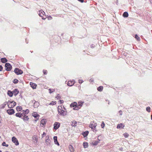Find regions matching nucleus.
Wrapping results in <instances>:
<instances>
[{
	"label": "nucleus",
	"instance_id": "1",
	"mask_svg": "<svg viewBox=\"0 0 152 152\" xmlns=\"http://www.w3.org/2000/svg\"><path fill=\"white\" fill-rule=\"evenodd\" d=\"M58 114L62 116H65L66 115V113L64 110L62 108L61 106H59L58 107Z\"/></svg>",
	"mask_w": 152,
	"mask_h": 152
},
{
	"label": "nucleus",
	"instance_id": "2",
	"mask_svg": "<svg viewBox=\"0 0 152 152\" xmlns=\"http://www.w3.org/2000/svg\"><path fill=\"white\" fill-rule=\"evenodd\" d=\"M7 105L9 108H13L16 104V103L14 101L11 102L9 101L7 103Z\"/></svg>",
	"mask_w": 152,
	"mask_h": 152
},
{
	"label": "nucleus",
	"instance_id": "3",
	"mask_svg": "<svg viewBox=\"0 0 152 152\" xmlns=\"http://www.w3.org/2000/svg\"><path fill=\"white\" fill-rule=\"evenodd\" d=\"M96 123H91L89 126L90 127V128H91L92 129H93V131H94V132H95L96 131Z\"/></svg>",
	"mask_w": 152,
	"mask_h": 152
},
{
	"label": "nucleus",
	"instance_id": "4",
	"mask_svg": "<svg viewBox=\"0 0 152 152\" xmlns=\"http://www.w3.org/2000/svg\"><path fill=\"white\" fill-rule=\"evenodd\" d=\"M6 70L7 71H10L12 69V67L11 64L9 63H6L5 64Z\"/></svg>",
	"mask_w": 152,
	"mask_h": 152
},
{
	"label": "nucleus",
	"instance_id": "5",
	"mask_svg": "<svg viewBox=\"0 0 152 152\" xmlns=\"http://www.w3.org/2000/svg\"><path fill=\"white\" fill-rule=\"evenodd\" d=\"M14 72L17 75H21L23 73V71L20 69H19L18 68H16L14 71Z\"/></svg>",
	"mask_w": 152,
	"mask_h": 152
},
{
	"label": "nucleus",
	"instance_id": "6",
	"mask_svg": "<svg viewBox=\"0 0 152 152\" xmlns=\"http://www.w3.org/2000/svg\"><path fill=\"white\" fill-rule=\"evenodd\" d=\"M60 124L59 122H55L54 124V129L55 130L57 129L60 126Z\"/></svg>",
	"mask_w": 152,
	"mask_h": 152
},
{
	"label": "nucleus",
	"instance_id": "7",
	"mask_svg": "<svg viewBox=\"0 0 152 152\" xmlns=\"http://www.w3.org/2000/svg\"><path fill=\"white\" fill-rule=\"evenodd\" d=\"M12 142H13L16 145H19V143L18 141V140H17V139L15 137H13L12 138Z\"/></svg>",
	"mask_w": 152,
	"mask_h": 152
},
{
	"label": "nucleus",
	"instance_id": "8",
	"mask_svg": "<svg viewBox=\"0 0 152 152\" xmlns=\"http://www.w3.org/2000/svg\"><path fill=\"white\" fill-rule=\"evenodd\" d=\"M45 143L47 145H50V139H49V137L48 136H47L46 137Z\"/></svg>",
	"mask_w": 152,
	"mask_h": 152
},
{
	"label": "nucleus",
	"instance_id": "9",
	"mask_svg": "<svg viewBox=\"0 0 152 152\" xmlns=\"http://www.w3.org/2000/svg\"><path fill=\"white\" fill-rule=\"evenodd\" d=\"M7 113L10 115H12L15 113V111L12 109H10L7 110Z\"/></svg>",
	"mask_w": 152,
	"mask_h": 152
},
{
	"label": "nucleus",
	"instance_id": "10",
	"mask_svg": "<svg viewBox=\"0 0 152 152\" xmlns=\"http://www.w3.org/2000/svg\"><path fill=\"white\" fill-rule=\"evenodd\" d=\"M124 124H123L122 123H121L120 124H118L117 125V128L118 129H122L124 128Z\"/></svg>",
	"mask_w": 152,
	"mask_h": 152
},
{
	"label": "nucleus",
	"instance_id": "11",
	"mask_svg": "<svg viewBox=\"0 0 152 152\" xmlns=\"http://www.w3.org/2000/svg\"><path fill=\"white\" fill-rule=\"evenodd\" d=\"M23 113H18L15 114V116L18 117L20 118H23Z\"/></svg>",
	"mask_w": 152,
	"mask_h": 152
},
{
	"label": "nucleus",
	"instance_id": "12",
	"mask_svg": "<svg viewBox=\"0 0 152 152\" xmlns=\"http://www.w3.org/2000/svg\"><path fill=\"white\" fill-rule=\"evenodd\" d=\"M74 80H73L72 81H69L67 83L68 86H72L75 83L74 82Z\"/></svg>",
	"mask_w": 152,
	"mask_h": 152
},
{
	"label": "nucleus",
	"instance_id": "13",
	"mask_svg": "<svg viewBox=\"0 0 152 152\" xmlns=\"http://www.w3.org/2000/svg\"><path fill=\"white\" fill-rule=\"evenodd\" d=\"M57 137L56 136H54L53 137V139L54 140V142L58 146L59 145V143L57 141Z\"/></svg>",
	"mask_w": 152,
	"mask_h": 152
},
{
	"label": "nucleus",
	"instance_id": "14",
	"mask_svg": "<svg viewBox=\"0 0 152 152\" xmlns=\"http://www.w3.org/2000/svg\"><path fill=\"white\" fill-rule=\"evenodd\" d=\"M24 121H27L28 120L29 118H28V116L26 115H24L23 116V118Z\"/></svg>",
	"mask_w": 152,
	"mask_h": 152
},
{
	"label": "nucleus",
	"instance_id": "15",
	"mask_svg": "<svg viewBox=\"0 0 152 152\" xmlns=\"http://www.w3.org/2000/svg\"><path fill=\"white\" fill-rule=\"evenodd\" d=\"M13 94H14V95L15 96H16L19 93V91L17 89H15L13 91Z\"/></svg>",
	"mask_w": 152,
	"mask_h": 152
},
{
	"label": "nucleus",
	"instance_id": "16",
	"mask_svg": "<svg viewBox=\"0 0 152 152\" xmlns=\"http://www.w3.org/2000/svg\"><path fill=\"white\" fill-rule=\"evenodd\" d=\"M30 85L31 87L33 89L36 88L37 86V85L36 84L32 82L30 83Z\"/></svg>",
	"mask_w": 152,
	"mask_h": 152
},
{
	"label": "nucleus",
	"instance_id": "17",
	"mask_svg": "<svg viewBox=\"0 0 152 152\" xmlns=\"http://www.w3.org/2000/svg\"><path fill=\"white\" fill-rule=\"evenodd\" d=\"M78 104L76 102H75L71 104L70 106L71 107H75V106L77 105Z\"/></svg>",
	"mask_w": 152,
	"mask_h": 152
},
{
	"label": "nucleus",
	"instance_id": "18",
	"mask_svg": "<svg viewBox=\"0 0 152 152\" xmlns=\"http://www.w3.org/2000/svg\"><path fill=\"white\" fill-rule=\"evenodd\" d=\"M69 149L71 152H74V148L71 145H69Z\"/></svg>",
	"mask_w": 152,
	"mask_h": 152
},
{
	"label": "nucleus",
	"instance_id": "19",
	"mask_svg": "<svg viewBox=\"0 0 152 152\" xmlns=\"http://www.w3.org/2000/svg\"><path fill=\"white\" fill-rule=\"evenodd\" d=\"M39 13V15L40 17H42V15H44L45 14V12L42 10L40 11Z\"/></svg>",
	"mask_w": 152,
	"mask_h": 152
},
{
	"label": "nucleus",
	"instance_id": "20",
	"mask_svg": "<svg viewBox=\"0 0 152 152\" xmlns=\"http://www.w3.org/2000/svg\"><path fill=\"white\" fill-rule=\"evenodd\" d=\"M39 105V102H37L35 101V102L34 103V108H37Z\"/></svg>",
	"mask_w": 152,
	"mask_h": 152
},
{
	"label": "nucleus",
	"instance_id": "21",
	"mask_svg": "<svg viewBox=\"0 0 152 152\" xmlns=\"http://www.w3.org/2000/svg\"><path fill=\"white\" fill-rule=\"evenodd\" d=\"M89 132L88 131H86L85 132H84L82 133V135L84 136V137H86L88 134Z\"/></svg>",
	"mask_w": 152,
	"mask_h": 152
},
{
	"label": "nucleus",
	"instance_id": "22",
	"mask_svg": "<svg viewBox=\"0 0 152 152\" xmlns=\"http://www.w3.org/2000/svg\"><path fill=\"white\" fill-rule=\"evenodd\" d=\"M1 62L4 63L7 61V60L5 58H2L1 59Z\"/></svg>",
	"mask_w": 152,
	"mask_h": 152
},
{
	"label": "nucleus",
	"instance_id": "23",
	"mask_svg": "<svg viewBox=\"0 0 152 152\" xmlns=\"http://www.w3.org/2000/svg\"><path fill=\"white\" fill-rule=\"evenodd\" d=\"M8 95L10 97H12L13 96V92H12L10 91L9 90L7 92Z\"/></svg>",
	"mask_w": 152,
	"mask_h": 152
},
{
	"label": "nucleus",
	"instance_id": "24",
	"mask_svg": "<svg viewBox=\"0 0 152 152\" xmlns=\"http://www.w3.org/2000/svg\"><path fill=\"white\" fill-rule=\"evenodd\" d=\"M128 13L126 12H124L123 15V16L124 18L127 17L128 16Z\"/></svg>",
	"mask_w": 152,
	"mask_h": 152
},
{
	"label": "nucleus",
	"instance_id": "25",
	"mask_svg": "<svg viewBox=\"0 0 152 152\" xmlns=\"http://www.w3.org/2000/svg\"><path fill=\"white\" fill-rule=\"evenodd\" d=\"M32 116L35 118H37L39 116V115L37 114L36 113H32Z\"/></svg>",
	"mask_w": 152,
	"mask_h": 152
},
{
	"label": "nucleus",
	"instance_id": "26",
	"mask_svg": "<svg viewBox=\"0 0 152 152\" xmlns=\"http://www.w3.org/2000/svg\"><path fill=\"white\" fill-rule=\"evenodd\" d=\"M23 114L26 115V114H27L29 112V110L28 109H26L25 111L23 110Z\"/></svg>",
	"mask_w": 152,
	"mask_h": 152
},
{
	"label": "nucleus",
	"instance_id": "27",
	"mask_svg": "<svg viewBox=\"0 0 152 152\" xmlns=\"http://www.w3.org/2000/svg\"><path fill=\"white\" fill-rule=\"evenodd\" d=\"M83 145L84 148H87L88 147V144L87 142H84L83 144Z\"/></svg>",
	"mask_w": 152,
	"mask_h": 152
},
{
	"label": "nucleus",
	"instance_id": "28",
	"mask_svg": "<svg viewBox=\"0 0 152 152\" xmlns=\"http://www.w3.org/2000/svg\"><path fill=\"white\" fill-rule=\"evenodd\" d=\"M103 87L102 86H99L97 90L99 91H101L103 89Z\"/></svg>",
	"mask_w": 152,
	"mask_h": 152
},
{
	"label": "nucleus",
	"instance_id": "29",
	"mask_svg": "<svg viewBox=\"0 0 152 152\" xmlns=\"http://www.w3.org/2000/svg\"><path fill=\"white\" fill-rule=\"evenodd\" d=\"M77 122L76 121H73L72 122V124L71 125L72 126L75 127L77 126Z\"/></svg>",
	"mask_w": 152,
	"mask_h": 152
},
{
	"label": "nucleus",
	"instance_id": "30",
	"mask_svg": "<svg viewBox=\"0 0 152 152\" xmlns=\"http://www.w3.org/2000/svg\"><path fill=\"white\" fill-rule=\"evenodd\" d=\"M22 109V107L20 106H18L16 108V110L18 111H20Z\"/></svg>",
	"mask_w": 152,
	"mask_h": 152
},
{
	"label": "nucleus",
	"instance_id": "31",
	"mask_svg": "<svg viewBox=\"0 0 152 152\" xmlns=\"http://www.w3.org/2000/svg\"><path fill=\"white\" fill-rule=\"evenodd\" d=\"M80 107H79V106L78 105H77L76 106H75L73 109L74 110H78L80 109Z\"/></svg>",
	"mask_w": 152,
	"mask_h": 152
},
{
	"label": "nucleus",
	"instance_id": "32",
	"mask_svg": "<svg viewBox=\"0 0 152 152\" xmlns=\"http://www.w3.org/2000/svg\"><path fill=\"white\" fill-rule=\"evenodd\" d=\"M41 124H42L43 125H44L45 124L46 122L44 120L42 119L41 120Z\"/></svg>",
	"mask_w": 152,
	"mask_h": 152
},
{
	"label": "nucleus",
	"instance_id": "33",
	"mask_svg": "<svg viewBox=\"0 0 152 152\" xmlns=\"http://www.w3.org/2000/svg\"><path fill=\"white\" fill-rule=\"evenodd\" d=\"M2 145L4 146L7 147L8 146V145L6 144L5 142H3L2 143Z\"/></svg>",
	"mask_w": 152,
	"mask_h": 152
},
{
	"label": "nucleus",
	"instance_id": "34",
	"mask_svg": "<svg viewBox=\"0 0 152 152\" xmlns=\"http://www.w3.org/2000/svg\"><path fill=\"white\" fill-rule=\"evenodd\" d=\"M7 104V102H4L2 104V108H4L5 107V106Z\"/></svg>",
	"mask_w": 152,
	"mask_h": 152
},
{
	"label": "nucleus",
	"instance_id": "35",
	"mask_svg": "<svg viewBox=\"0 0 152 152\" xmlns=\"http://www.w3.org/2000/svg\"><path fill=\"white\" fill-rule=\"evenodd\" d=\"M18 82V80L16 79H14L13 81V83H17Z\"/></svg>",
	"mask_w": 152,
	"mask_h": 152
},
{
	"label": "nucleus",
	"instance_id": "36",
	"mask_svg": "<svg viewBox=\"0 0 152 152\" xmlns=\"http://www.w3.org/2000/svg\"><path fill=\"white\" fill-rule=\"evenodd\" d=\"M84 103L83 102H78V106H80V107H81L83 104V103Z\"/></svg>",
	"mask_w": 152,
	"mask_h": 152
},
{
	"label": "nucleus",
	"instance_id": "37",
	"mask_svg": "<svg viewBox=\"0 0 152 152\" xmlns=\"http://www.w3.org/2000/svg\"><path fill=\"white\" fill-rule=\"evenodd\" d=\"M101 126L102 128H103L105 126V124L103 121H102L101 125Z\"/></svg>",
	"mask_w": 152,
	"mask_h": 152
},
{
	"label": "nucleus",
	"instance_id": "38",
	"mask_svg": "<svg viewBox=\"0 0 152 152\" xmlns=\"http://www.w3.org/2000/svg\"><path fill=\"white\" fill-rule=\"evenodd\" d=\"M135 38L138 41L140 40V38L138 36L137 34L135 35Z\"/></svg>",
	"mask_w": 152,
	"mask_h": 152
},
{
	"label": "nucleus",
	"instance_id": "39",
	"mask_svg": "<svg viewBox=\"0 0 152 152\" xmlns=\"http://www.w3.org/2000/svg\"><path fill=\"white\" fill-rule=\"evenodd\" d=\"M56 104V102L52 101L51 102L50 104L49 105H54Z\"/></svg>",
	"mask_w": 152,
	"mask_h": 152
},
{
	"label": "nucleus",
	"instance_id": "40",
	"mask_svg": "<svg viewBox=\"0 0 152 152\" xmlns=\"http://www.w3.org/2000/svg\"><path fill=\"white\" fill-rule=\"evenodd\" d=\"M99 142L96 141L95 142H94V143H93V145H96L99 143Z\"/></svg>",
	"mask_w": 152,
	"mask_h": 152
},
{
	"label": "nucleus",
	"instance_id": "41",
	"mask_svg": "<svg viewBox=\"0 0 152 152\" xmlns=\"http://www.w3.org/2000/svg\"><path fill=\"white\" fill-rule=\"evenodd\" d=\"M146 110L148 112H150V108L149 107H147L146 108Z\"/></svg>",
	"mask_w": 152,
	"mask_h": 152
},
{
	"label": "nucleus",
	"instance_id": "42",
	"mask_svg": "<svg viewBox=\"0 0 152 152\" xmlns=\"http://www.w3.org/2000/svg\"><path fill=\"white\" fill-rule=\"evenodd\" d=\"M124 136L125 137H127L129 136V134L127 133H125L124 134Z\"/></svg>",
	"mask_w": 152,
	"mask_h": 152
},
{
	"label": "nucleus",
	"instance_id": "43",
	"mask_svg": "<svg viewBox=\"0 0 152 152\" xmlns=\"http://www.w3.org/2000/svg\"><path fill=\"white\" fill-rule=\"evenodd\" d=\"M83 82V81L81 80H79V83H82Z\"/></svg>",
	"mask_w": 152,
	"mask_h": 152
},
{
	"label": "nucleus",
	"instance_id": "44",
	"mask_svg": "<svg viewBox=\"0 0 152 152\" xmlns=\"http://www.w3.org/2000/svg\"><path fill=\"white\" fill-rule=\"evenodd\" d=\"M43 72L45 75H46L47 74V70H43Z\"/></svg>",
	"mask_w": 152,
	"mask_h": 152
},
{
	"label": "nucleus",
	"instance_id": "45",
	"mask_svg": "<svg viewBox=\"0 0 152 152\" xmlns=\"http://www.w3.org/2000/svg\"><path fill=\"white\" fill-rule=\"evenodd\" d=\"M3 69V67L2 66L0 65V71H1Z\"/></svg>",
	"mask_w": 152,
	"mask_h": 152
},
{
	"label": "nucleus",
	"instance_id": "46",
	"mask_svg": "<svg viewBox=\"0 0 152 152\" xmlns=\"http://www.w3.org/2000/svg\"><path fill=\"white\" fill-rule=\"evenodd\" d=\"M45 135V132H44L43 134H42V138Z\"/></svg>",
	"mask_w": 152,
	"mask_h": 152
},
{
	"label": "nucleus",
	"instance_id": "47",
	"mask_svg": "<svg viewBox=\"0 0 152 152\" xmlns=\"http://www.w3.org/2000/svg\"><path fill=\"white\" fill-rule=\"evenodd\" d=\"M119 113H120V115H122V111L120 110L119 111Z\"/></svg>",
	"mask_w": 152,
	"mask_h": 152
},
{
	"label": "nucleus",
	"instance_id": "48",
	"mask_svg": "<svg viewBox=\"0 0 152 152\" xmlns=\"http://www.w3.org/2000/svg\"><path fill=\"white\" fill-rule=\"evenodd\" d=\"M59 95L58 94L57 96H56V98H57V99H59L60 98L59 97Z\"/></svg>",
	"mask_w": 152,
	"mask_h": 152
},
{
	"label": "nucleus",
	"instance_id": "49",
	"mask_svg": "<svg viewBox=\"0 0 152 152\" xmlns=\"http://www.w3.org/2000/svg\"><path fill=\"white\" fill-rule=\"evenodd\" d=\"M60 104L63 103L64 102V101L63 100H60Z\"/></svg>",
	"mask_w": 152,
	"mask_h": 152
},
{
	"label": "nucleus",
	"instance_id": "50",
	"mask_svg": "<svg viewBox=\"0 0 152 152\" xmlns=\"http://www.w3.org/2000/svg\"><path fill=\"white\" fill-rule=\"evenodd\" d=\"M95 45H94L92 44L91 45V48H94V47Z\"/></svg>",
	"mask_w": 152,
	"mask_h": 152
},
{
	"label": "nucleus",
	"instance_id": "51",
	"mask_svg": "<svg viewBox=\"0 0 152 152\" xmlns=\"http://www.w3.org/2000/svg\"><path fill=\"white\" fill-rule=\"evenodd\" d=\"M77 0L81 3H83L84 2V0Z\"/></svg>",
	"mask_w": 152,
	"mask_h": 152
},
{
	"label": "nucleus",
	"instance_id": "52",
	"mask_svg": "<svg viewBox=\"0 0 152 152\" xmlns=\"http://www.w3.org/2000/svg\"><path fill=\"white\" fill-rule=\"evenodd\" d=\"M89 81L90 82H92L93 81V79H90Z\"/></svg>",
	"mask_w": 152,
	"mask_h": 152
},
{
	"label": "nucleus",
	"instance_id": "53",
	"mask_svg": "<svg viewBox=\"0 0 152 152\" xmlns=\"http://www.w3.org/2000/svg\"><path fill=\"white\" fill-rule=\"evenodd\" d=\"M51 89H49V93H51L52 92V91H51Z\"/></svg>",
	"mask_w": 152,
	"mask_h": 152
},
{
	"label": "nucleus",
	"instance_id": "54",
	"mask_svg": "<svg viewBox=\"0 0 152 152\" xmlns=\"http://www.w3.org/2000/svg\"><path fill=\"white\" fill-rule=\"evenodd\" d=\"M120 150L121 151H122L123 150V148L121 147L120 148Z\"/></svg>",
	"mask_w": 152,
	"mask_h": 152
},
{
	"label": "nucleus",
	"instance_id": "55",
	"mask_svg": "<svg viewBox=\"0 0 152 152\" xmlns=\"http://www.w3.org/2000/svg\"><path fill=\"white\" fill-rule=\"evenodd\" d=\"M46 18H44L43 17H42V19H43V20H44V19H45Z\"/></svg>",
	"mask_w": 152,
	"mask_h": 152
},
{
	"label": "nucleus",
	"instance_id": "56",
	"mask_svg": "<svg viewBox=\"0 0 152 152\" xmlns=\"http://www.w3.org/2000/svg\"><path fill=\"white\" fill-rule=\"evenodd\" d=\"M49 17L50 18H51V19H52V17H51V16H50V17Z\"/></svg>",
	"mask_w": 152,
	"mask_h": 152
},
{
	"label": "nucleus",
	"instance_id": "57",
	"mask_svg": "<svg viewBox=\"0 0 152 152\" xmlns=\"http://www.w3.org/2000/svg\"><path fill=\"white\" fill-rule=\"evenodd\" d=\"M151 119L152 120V115H151Z\"/></svg>",
	"mask_w": 152,
	"mask_h": 152
},
{
	"label": "nucleus",
	"instance_id": "58",
	"mask_svg": "<svg viewBox=\"0 0 152 152\" xmlns=\"http://www.w3.org/2000/svg\"><path fill=\"white\" fill-rule=\"evenodd\" d=\"M0 152H2L0 150Z\"/></svg>",
	"mask_w": 152,
	"mask_h": 152
},
{
	"label": "nucleus",
	"instance_id": "59",
	"mask_svg": "<svg viewBox=\"0 0 152 152\" xmlns=\"http://www.w3.org/2000/svg\"><path fill=\"white\" fill-rule=\"evenodd\" d=\"M117 3H118V2H117L116 3V4H117Z\"/></svg>",
	"mask_w": 152,
	"mask_h": 152
},
{
	"label": "nucleus",
	"instance_id": "60",
	"mask_svg": "<svg viewBox=\"0 0 152 152\" xmlns=\"http://www.w3.org/2000/svg\"><path fill=\"white\" fill-rule=\"evenodd\" d=\"M108 104H109V102H108Z\"/></svg>",
	"mask_w": 152,
	"mask_h": 152
}]
</instances>
